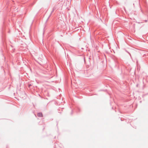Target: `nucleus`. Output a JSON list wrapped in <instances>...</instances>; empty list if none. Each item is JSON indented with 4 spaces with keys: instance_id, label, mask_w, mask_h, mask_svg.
<instances>
[{
    "instance_id": "obj_1",
    "label": "nucleus",
    "mask_w": 148,
    "mask_h": 148,
    "mask_svg": "<svg viewBox=\"0 0 148 148\" xmlns=\"http://www.w3.org/2000/svg\"><path fill=\"white\" fill-rule=\"evenodd\" d=\"M37 116L39 117H42V114L41 113H38L37 114Z\"/></svg>"
}]
</instances>
